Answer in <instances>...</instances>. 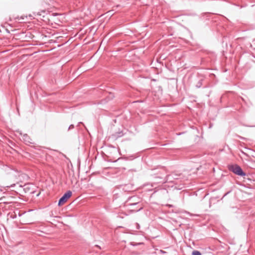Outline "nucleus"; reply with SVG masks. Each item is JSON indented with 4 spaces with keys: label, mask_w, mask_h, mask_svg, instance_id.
I'll list each match as a JSON object with an SVG mask.
<instances>
[{
    "label": "nucleus",
    "mask_w": 255,
    "mask_h": 255,
    "mask_svg": "<svg viewBox=\"0 0 255 255\" xmlns=\"http://www.w3.org/2000/svg\"><path fill=\"white\" fill-rule=\"evenodd\" d=\"M201 85H202L201 83V82H200V83L198 84V85H197V87L199 88V87H201Z\"/></svg>",
    "instance_id": "obj_7"
},
{
    "label": "nucleus",
    "mask_w": 255,
    "mask_h": 255,
    "mask_svg": "<svg viewBox=\"0 0 255 255\" xmlns=\"http://www.w3.org/2000/svg\"><path fill=\"white\" fill-rule=\"evenodd\" d=\"M29 139V137L26 134L23 135V140L24 141L27 142H30Z\"/></svg>",
    "instance_id": "obj_3"
},
{
    "label": "nucleus",
    "mask_w": 255,
    "mask_h": 255,
    "mask_svg": "<svg viewBox=\"0 0 255 255\" xmlns=\"http://www.w3.org/2000/svg\"><path fill=\"white\" fill-rule=\"evenodd\" d=\"M74 128V125H71L69 126V128H68V130H70V129H73Z\"/></svg>",
    "instance_id": "obj_5"
},
{
    "label": "nucleus",
    "mask_w": 255,
    "mask_h": 255,
    "mask_svg": "<svg viewBox=\"0 0 255 255\" xmlns=\"http://www.w3.org/2000/svg\"><path fill=\"white\" fill-rule=\"evenodd\" d=\"M229 169L237 175L242 176L246 175V173L243 172L242 168L237 165H231Z\"/></svg>",
    "instance_id": "obj_1"
},
{
    "label": "nucleus",
    "mask_w": 255,
    "mask_h": 255,
    "mask_svg": "<svg viewBox=\"0 0 255 255\" xmlns=\"http://www.w3.org/2000/svg\"><path fill=\"white\" fill-rule=\"evenodd\" d=\"M136 229H139V227H140L138 223H136Z\"/></svg>",
    "instance_id": "obj_6"
},
{
    "label": "nucleus",
    "mask_w": 255,
    "mask_h": 255,
    "mask_svg": "<svg viewBox=\"0 0 255 255\" xmlns=\"http://www.w3.org/2000/svg\"><path fill=\"white\" fill-rule=\"evenodd\" d=\"M72 193L71 191H68L65 193L63 196L60 199L58 205L61 206L64 204L67 200L72 196Z\"/></svg>",
    "instance_id": "obj_2"
},
{
    "label": "nucleus",
    "mask_w": 255,
    "mask_h": 255,
    "mask_svg": "<svg viewBox=\"0 0 255 255\" xmlns=\"http://www.w3.org/2000/svg\"><path fill=\"white\" fill-rule=\"evenodd\" d=\"M192 255H201V253L198 251H194L192 253Z\"/></svg>",
    "instance_id": "obj_4"
}]
</instances>
